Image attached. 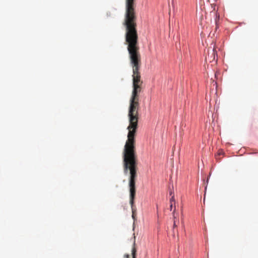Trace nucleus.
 Masks as SVG:
<instances>
[{
  "label": "nucleus",
  "mask_w": 258,
  "mask_h": 258,
  "mask_svg": "<svg viewBox=\"0 0 258 258\" xmlns=\"http://www.w3.org/2000/svg\"><path fill=\"white\" fill-rule=\"evenodd\" d=\"M170 203H173V202H174V196H172L170 200Z\"/></svg>",
  "instance_id": "obj_7"
},
{
  "label": "nucleus",
  "mask_w": 258,
  "mask_h": 258,
  "mask_svg": "<svg viewBox=\"0 0 258 258\" xmlns=\"http://www.w3.org/2000/svg\"><path fill=\"white\" fill-rule=\"evenodd\" d=\"M169 194L170 196H172V191H170V192H169Z\"/></svg>",
  "instance_id": "obj_10"
},
{
  "label": "nucleus",
  "mask_w": 258,
  "mask_h": 258,
  "mask_svg": "<svg viewBox=\"0 0 258 258\" xmlns=\"http://www.w3.org/2000/svg\"><path fill=\"white\" fill-rule=\"evenodd\" d=\"M134 0L125 1V12L123 25L125 28V42L127 45L130 63L133 69V85H142L140 69L141 56L139 51L137 30V16Z\"/></svg>",
  "instance_id": "obj_1"
},
{
  "label": "nucleus",
  "mask_w": 258,
  "mask_h": 258,
  "mask_svg": "<svg viewBox=\"0 0 258 258\" xmlns=\"http://www.w3.org/2000/svg\"><path fill=\"white\" fill-rule=\"evenodd\" d=\"M172 207H173V203H170V211L172 210Z\"/></svg>",
  "instance_id": "obj_8"
},
{
  "label": "nucleus",
  "mask_w": 258,
  "mask_h": 258,
  "mask_svg": "<svg viewBox=\"0 0 258 258\" xmlns=\"http://www.w3.org/2000/svg\"><path fill=\"white\" fill-rule=\"evenodd\" d=\"M141 85H133V90L130 100L128 112L129 125L127 129L128 132L123 152H136L135 136L138 128V111L140 108L139 94L141 91Z\"/></svg>",
  "instance_id": "obj_2"
},
{
  "label": "nucleus",
  "mask_w": 258,
  "mask_h": 258,
  "mask_svg": "<svg viewBox=\"0 0 258 258\" xmlns=\"http://www.w3.org/2000/svg\"><path fill=\"white\" fill-rule=\"evenodd\" d=\"M215 52H216V50L215 48H213V50H212V56H213V59H215Z\"/></svg>",
  "instance_id": "obj_6"
},
{
  "label": "nucleus",
  "mask_w": 258,
  "mask_h": 258,
  "mask_svg": "<svg viewBox=\"0 0 258 258\" xmlns=\"http://www.w3.org/2000/svg\"><path fill=\"white\" fill-rule=\"evenodd\" d=\"M174 211H175V210L173 211V217H174V222H173V228H175L177 227V225H176V222H175V215H174Z\"/></svg>",
  "instance_id": "obj_5"
},
{
  "label": "nucleus",
  "mask_w": 258,
  "mask_h": 258,
  "mask_svg": "<svg viewBox=\"0 0 258 258\" xmlns=\"http://www.w3.org/2000/svg\"><path fill=\"white\" fill-rule=\"evenodd\" d=\"M136 254H137V248L136 247V242L135 239L134 240L133 246L132 249V254L133 258H136Z\"/></svg>",
  "instance_id": "obj_4"
},
{
  "label": "nucleus",
  "mask_w": 258,
  "mask_h": 258,
  "mask_svg": "<svg viewBox=\"0 0 258 258\" xmlns=\"http://www.w3.org/2000/svg\"><path fill=\"white\" fill-rule=\"evenodd\" d=\"M124 257H125V258H130V255H129V254H125V255H124Z\"/></svg>",
  "instance_id": "obj_9"
},
{
  "label": "nucleus",
  "mask_w": 258,
  "mask_h": 258,
  "mask_svg": "<svg viewBox=\"0 0 258 258\" xmlns=\"http://www.w3.org/2000/svg\"><path fill=\"white\" fill-rule=\"evenodd\" d=\"M123 171L125 174L130 171L129 178L130 187V203L132 210V217L136 220V209L134 206V200L136 196V179L137 176L138 157L136 152H123Z\"/></svg>",
  "instance_id": "obj_3"
}]
</instances>
